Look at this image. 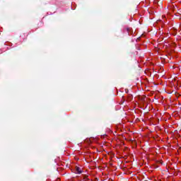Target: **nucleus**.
<instances>
[{
	"mask_svg": "<svg viewBox=\"0 0 181 181\" xmlns=\"http://www.w3.org/2000/svg\"><path fill=\"white\" fill-rule=\"evenodd\" d=\"M77 173H82V171H81V169L78 167H76V169Z\"/></svg>",
	"mask_w": 181,
	"mask_h": 181,
	"instance_id": "7ed1b4c3",
	"label": "nucleus"
},
{
	"mask_svg": "<svg viewBox=\"0 0 181 181\" xmlns=\"http://www.w3.org/2000/svg\"><path fill=\"white\" fill-rule=\"evenodd\" d=\"M132 98H134L132 95L129 94L127 97L126 101H127V103H131V101H132Z\"/></svg>",
	"mask_w": 181,
	"mask_h": 181,
	"instance_id": "f257e3e1",
	"label": "nucleus"
},
{
	"mask_svg": "<svg viewBox=\"0 0 181 181\" xmlns=\"http://www.w3.org/2000/svg\"><path fill=\"white\" fill-rule=\"evenodd\" d=\"M83 180H84V181H88V180H90V179H88V175H85V176L83 177Z\"/></svg>",
	"mask_w": 181,
	"mask_h": 181,
	"instance_id": "20e7f679",
	"label": "nucleus"
},
{
	"mask_svg": "<svg viewBox=\"0 0 181 181\" xmlns=\"http://www.w3.org/2000/svg\"><path fill=\"white\" fill-rule=\"evenodd\" d=\"M122 98H123L124 101H125V98L122 97Z\"/></svg>",
	"mask_w": 181,
	"mask_h": 181,
	"instance_id": "6e6552de",
	"label": "nucleus"
},
{
	"mask_svg": "<svg viewBox=\"0 0 181 181\" xmlns=\"http://www.w3.org/2000/svg\"><path fill=\"white\" fill-rule=\"evenodd\" d=\"M126 30H127L128 35H134V31L132 30V28H127L126 29Z\"/></svg>",
	"mask_w": 181,
	"mask_h": 181,
	"instance_id": "f03ea898",
	"label": "nucleus"
},
{
	"mask_svg": "<svg viewBox=\"0 0 181 181\" xmlns=\"http://www.w3.org/2000/svg\"><path fill=\"white\" fill-rule=\"evenodd\" d=\"M141 101L144 102L145 101V97H141L140 98Z\"/></svg>",
	"mask_w": 181,
	"mask_h": 181,
	"instance_id": "423d86ee",
	"label": "nucleus"
},
{
	"mask_svg": "<svg viewBox=\"0 0 181 181\" xmlns=\"http://www.w3.org/2000/svg\"><path fill=\"white\" fill-rule=\"evenodd\" d=\"M158 2H159V0H154L153 4L157 5Z\"/></svg>",
	"mask_w": 181,
	"mask_h": 181,
	"instance_id": "39448f33",
	"label": "nucleus"
},
{
	"mask_svg": "<svg viewBox=\"0 0 181 181\" xmlns=\"http://www.w3.org/2000/svg\"><path fill=\"white\" fill-rule=\"evenodd\" d=\"M56 181H60V178H57Z\"/></svg>",
	"mask_w": 181,
	"mask_h": 181,
	"instance_id": "0eeeda50",
	"label": "nucleus"
}]
</instances>
